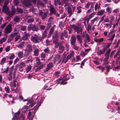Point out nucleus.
Masks as SVG:
<instances>
[{"label":"nucleus","mask_w":120,"mask_h":120,"mask_svg":"<svg viewBox=\"0 0 120 120\" xmlns=\"http://www.w3.org/2000/svg\"><path fill=\"white\" fill-rule=\"evenodd\" d=\"M9 8L7 6L4 5L2 11L8 15L9 18H11L15 15L16 12V11L13 8H12L10 12L9 11Z\"/></svg>","instance_id":"obj_1"},{"label":"nucleus","mask_w":120,"mask_h":120,"mask_svg":"<svg viewBox=\"0 0 120 120\" xmlns=\"http://www.w3.org/2000/svg\"><path fill=\"white\" fill-rule=\"evenodd\" d=\"M31 2L30 0H24L22 2V4L24 6L26 7H29L32 5L31 2L34 4H35L36 3V0H31Z\"/></svg>","instance_id":"obj_2"},{"label":"nucleus","mask_w":120,"mask_h":120,"mask_svg":"<svg viewBox=\"0 0 120 120\" xmlns=\"http://www.w3.org/2000/svg\"><path fill=\"white\" fill-rule=\"evenodd\" d=\"M30 39L31 41L34 43H38L40 41V37L36 34L33 36H32Z\"/></svg>","instance_id":"obj_3"},{"label":"nucleus","mask_w":120,"mask_h":120,"mask_svg":"<svg viewBox=\"0 0 120 120\" xmlns=\"http://www.w3.org/2000/svg\"><path fill=\"white\" fill-rule=\"evenodd\" d=\"M38 13L39 16L42 20H45L47 17L48 14L47 12H43L42 10H39Z\"/></svg>","instance_id":"obj_4"},{"label":"nucleus","mask_w":120,"mask_h":120,"mask_svg":"<svg viewBox=\"0 0 120 120\" xmlns=\"http://www.w3.org/2000/svg\"><path fill=\"white\" fill-rule=\"evenodd\" d=\"M12 24H8L4 29V33L7 34L11 32L12 30Z\"/></svg>","instance_id":"obj_5"},{"label":"nucleus","mask_w":120,"mask_h":120,"mask_svg":"<svg viewBox=\"0 0 120 120\" xmlns=\"http://www.w3.org/2000/svg\"><path fill=\"white\" fill-rule=\"evenodd\" d=\"M72 27L75 31L77 32V33H79L80 32L82 33V31L81 28L79 26L73 25H72Z\"/></svg>","instance_id":"obj_6"},{"label":"nucleus","mask_w":120,"mask_h":120,"mask_svg":"<svg viewBox=\"0 0 120 120\" xmlns=\"http://www.w3.org/2000/svg\"><path fill=\"white\" fill-rule=\"evenodd\" d=\"M115 34L114 32H111L108 35V37L109 38L108 40H110L112 42L115 36Z\"/></svg>","instance_id":"obj_7"},{"label":"nucleus","mask_w":120,"mask_h":120,"mask_svg":"<svg viewBox=\"0 0 120 120\" xmlns=\"http://www.w3.org/2000/svg\"><path fill=\"white\" fill-rule=\"evenodd\" d=\"M111 51V49H109L106 52V53L105 54V58L104 60V61H107L108 60L109 58V54Z\"/></svg>","instance_id":"obj_8"},{"label":"nucleus","mask_w":120,"mask_h":120,"mask_svg":"<svg viewBox=\"0 0 120 120\" xmlns=\"http://www.w3.org/2000/svg\"><path fill=\"white\" fill-rule=\"evenodd\" d=\"M34 113H29L27 116V119L29 120H32L34 116ZM21 117L22 118L23 120H24V116H23V117H21Z\"/></svg>","instance_id":"obj_9"},{"label":"nucleus","mask_w":120,"mask_h":120,"mask_svg":"<svg viewBox=\"0 0 120 120\" xmlns=\"http://www.w3.org/2000/svg\"><path fill=\"white\" fill-rule=\"evenodd\" d=\"M76 38L75 35H73L71 37L70 44L71 45H74L75 44Z\"/></svg>","instance_id":"obj_10"},{"label":"nucleus","mask_w":120,"mask_h":120,"mask_svg":"<svg viewBox=\"0 0 120 120\" xmlns=\"http://www.w3.org/2000/svg\"><path fill=\"white\" fill-rule=\"evenodd\" d=\"M59 36L58 33L56 31H55V33L52 36L53 41L58 40Z\"/></svg>","instance_id":"obj_11"},{"label":"nucleus","mask_w":120,"mask_h":120,"mask_svg":"<svg viewBox=\"0 0 120 120\" xmlns=\"http://www.w3.org/2000/svg\"><path fill=\"white\" fill-rule=\"evenodd\" d=\"M50 15H51L52 13H53L54 14H56V11L53 7L52 5H50Z\"/></svg>","instance_id":"obj_12"},{"label":"nucleus","mask_w":120,"mask_h":120,"mask_svg":"<svg viewBox=\"0 0 120 120\" xmlns=\"http://www.w3.org/2000/svg\"><path fill=\"white\" fill-rule=\"evenodd\" d=\"M61 56L59 55H58L57 56V57L56 58L54 61V63L55 64L57 62V64H59L61 61Z\"/></svg>","instance_id":"obj_13"},{"label":"nucleus","mask_w":120,"mask_h":120,"mask_svg":"<svg viewBox=\"0 0 120 120\" xmlns=\"http://www.w3.org/2000/svg\"><path fill=\"white\" fill-rule=\"evenodd\" d=\"M53 67V64L51 62H50L48 64L45 68L46 71H47L49 70L51 68Z\"/></svg>","instance_id":"obj_14"},{"label":"nucleus","mask_w":120,"mask_h":120,"mask_svg":"<svg viewBox=\"0 0 120 120\" xmlns=\"http://www.w3.org/2000/svg\"><path fill=\"white\" fill-rule=\"evenodd\" d=\"M30 36V34L29 33H25V32L24 35L23 37L21 39L24 40H26Z\"/></svg>","instance_id":"obj_15"},{"label":"nucleus","mask_w":120,"mask_h":120,"mask_svg":"<svg viewBox=\"0 0 120 120\" xmlns=\"http://www.w3.org/2000/svg\"><path fill=\"white\" fill-rule=\"evenodd\" d=\"M106 50V48H104L102 50H98L97 51V54L100 55L101 54L104 53Z\"/></svg>","instance_id":"obj_16"},{"label":"nucleus","mask_w":120,"mask_h":120,"mask_svg":"<svg viewBox=\"0 0 120 120\" xmlns=\"http://www.w3.org/2000/svg\"><path fill=\"white\" fill-rule=\"evenodd\" d=\"M20 113H15L12 120H19Z\"/></svg>","instance_id":"obj_17"},{"label":"nucleus","mask_w":120,"mask_h":120,"mask_svg":"<svg viewBox=\"0 0 120 120\" xmlns=\"http://www.w3.org/2000/svg\"><path fill=\"white\" fill-rule=\"evenodd\" d=\"M35 58L36 60L35 61L37 64L36 67H37L40 65H41L42 64H41V60L38 57H35Z\"/></svg>","instance_id":"obj_18"},{"label":"nucleus","mask_w":120,"mask_h":120,"mask_svg":"<svg viewBox=\"0 0 120 120\" xmlns=\"http://www.w3.org/2000/svg\"><path fill=\"white\" fill-rule=\"evenodd\" d=\"M20 19V18L19 17L16 16L14 18L12 22L13 21L14 23H16L19 22Z\"/></svg>","instance_id":"obj_19"},{"label":"nucleus","mask_w":120,"mask_h":120,"mask_svg":"<svg viewBox=\"0 0 120 120\" xmlns=\"http://www.w3.org/2000/svg\"><path fill=\"white\" fill-rule=\"evenodd\" d=\"M77 39L78 41L79 42L80 44L81 45L82 43V39L81 36L79 35H77L76 36Z\"/></svg>","instance_id":"obj_20"},{"label":"nucleus","mask_w":120,"mask_h":120,"mask_svg":"<svg viewBox=\"0 0 120 120\" xmlns=\"http://www.w3.org/2000/svg\"><path fill=\"white\" fill-rule=\"evenodd\" d=\"M71 5L69 3H66L64 5V7L66 10L67 11L69 9H71Z\"/></svg>","instance_id":"obj_21"},{"label":"nucleus","mask_w":120,"mask_h":120,"mask_svg":"<svg viewBox=\"0 0 120 120\" xmlns=\"http://www.w3.org/2000/svg\"><path fill=\"white\" fill-rule=\"evenodd\" d=\"M47 33L45 31L42 34V35L41 37H40V41H42V40L47 36Z\"/></svg>","instance_id":"obj_22"},{"label":"nucleus","mask_w":120,"mask_h":120,"mask_svg":"<svg viewBox=\"0 0 120 120\" xmlns=\"http://www.w3.org/2000/svg\"><path fill=\"white\" fill-rule=\"evenodd\" d=\"M32 50L31 45L29 44H27L26 45V50L31 52L32 51Z\"/></svg>","instance_id":"obj_23"},{"label":"nucleus","mask_w":120,"mask_h":120,"mask_svg":"<svg viewBox=\"0 0 120 120\" xmlns=\"http://www.w3.org/2000/svg\"><path fill=\"white\" fill-rule=\"evenodd\" d=\"M12 72H9V74L7 75V79L9 81H11L12 80Z\"/></svg>","instance_id":"obj_24"},{"label":"nucleus","mask_w":120,"mask_h":120,"mask_svg":"<svg viewBox=\"0 0 120 120\" xmlns=\"http://www.w3.org/2000/svg\"><path fill=\"white\" fill-rule=\"evenodd\" d=\"M45 64H42L39 67H38L36 68L35 70V71L36 72L38 70H39L42 69L43 68V67L45 66Z\"/></svg>","instance_id":"obj_25"},{"label":"nucleus","mask_w":120,"mask_h":120,"mask_svg":"<svg viewBox=\"0 0 120 120\" xmlns=\"http://www.w3.org/2000/svg\"><path fill=\"white\" fill-rule=\"evenodd\" d=\"M75 54V53L74 51H72L67 56L68 59H70L71 57H73Z\"/></svg>","instance_id":"obj_26"},{"label":"nucleus","mask_w":120,"mask_h":120,"mask_svg":"<svg viewBox=\"0 0 120 120\" xmlns=\"http://www.w3.org/2000/svg\"><path fill=\"white\" fill-rule=\"evenodd\" d=\"M82 7L81 6H79L77 7V13H80L82 12Z\"/></svg>","instance_id":"obj_27"},{"label":"nucleus","mask_w":120,"mask_h":120,"mask_svg":"<svg viewBox=\"0 0 120 120\" xmlns=\"http://www.w3.org/2000/svg\"><path fill=\"white\" fill-rule=\"evenodd\" d=\"M38 29V27L37 25H33L32 26V30L33 31H37Z\"/></svg>","instance_id":"obj_28"},{"label":"nucleus","mask_w":120,"mask_h":120,"mask_svg":"<svg viewBox=\"0 0 120 120\" xmlns=\"http://www.w3.org/2000/svg\"><path fill=\"white\" fill-rule=\"evenodd\" d=\"M30 104L29 105V107H32L34 105L36 104V102H32L30 101L27 103V104L28 105Z\"/></svg>","instance_id":"obj_29"},{"label":"nucleus","mask_w":120,"mask_h":120,"mask_svg":"<svg viewBox=\"0 0 120 120\" xmlns=\"http://www.w3.org/2000/svg\"><path fill=\"white\" fill-rule=\"evenodd\" d=\"M64 47L63 45H60L59 48V49L60 50L59 52L60 53H61L63 52L64 50Z\"/></svg>","instance_id":"obj_30"},{"label":"nucleus","mask_w":120,"mask_h":120,"mask_svg":"<svg viewBox=\"0 0 120 120\" xmlns=\"http://www.w3.org/2000/svg\"><path fill=\"white\" fill-rule=\"evenodd\" d=\"M39 52V49H36L34 51V55L35 56H38Z\"/></svg>","instance_id":"obj_31"},{"label":"nucleus","mask_w":120,"mask_h":120,"mask_svg":"<svg viewBox=\"0 0 120 120\" xmlns=\"http://www.w3.org/2000/svg\"><path fill=\"white\" fill-rule=\"evenodd\" d=\"M25 63L23 62H22L20 64L19 68H22L24 67H25Z\"/></svg>","instance_id":"obj_32"},{"label":"nucleus","mask_w":120,"mask_h":120,"mask_svg":"<svg viewBox=\"0 0 120 120\" xmlns=\"http://www.w3.org/2000/svg\"><path fill=\"white\" fill-rule=\"evenodd\" d=\"M6 58H3L1 60L0 64L1 65H3L4 63L6 62Z\"/></svg>","instance_id":"obj_33"},{"label":"nucleus","mask_w":120,"mask_h":120,"mask_svg":"<svg viewBox=\"0 0 120 120\" xmlns=\"http://www.w3.org/2000/svg\"><path fill=\"white\" fill-rule=\"evenodd\" d=\"M86 39L84 40V42L86 43H87L90 41V39L89 36L87 34L86 36Z\"/></svg>","instance_id":"obj_34"},{"label":"nucleus","mask_w":120,"mask_h":120,"mask_svg":"<svg viewBox=\"0 0 120 120\" xmlns=\"http://www.w3.org/2000/svg\"><path fill=\"white\" fill-rule=\"evenodd\" d=\"M41 102H40L39 103H38L37 104V105L35 106L34 108V109L35 110L34 111V112H36V111L37 110L38 108V107H39L41 105Z\"/></svg>","instance_id":"obj_35"},{"label":"nucleus","mask_w":120,"mask_h":120,"mask_svg":"<svg viewBox=\"0 0 120 120\" xmlns=\"http://www.w3.org/2000/svg\"><path fill=\"white\" fill-rule=\"evenodd\" d=\"M68 14L69 15L68 17H70L73 14V12L72 11L71 8L67 11Z\"/></svg>","instance_id":"obj_36"},{"label":"nucleus","mask_w":120,"mask_h":120,"mask_svg":"<svg viewBox=\"0 0 120 120\" xmlns=\"http://www.w3.org/2000/svg\"><path fill=\"white\" fill-rule=\"evenodd\" d=\"M105 10H101L98 12L97 14L98 15H102L105 12Z\"/></svg>","instance_id":"obj_37"},{"label":"nucleus","mask_w":120,"mask_h":120,"mask_svg":"<svg viewBox=\"0 0 120 120\" xmlns=\"http://www.w3.org/2000/svg\"><path fill=\"white\" fill-rule=\"evenodd\" d=\"M16 11L18 13L20 14H22L23 12V10L22 9L18 7L17 8H16Z\"/></svg>","instance_id":"obj_38"},{"label":"nucleus","mask_w":120,"mask_h":120,"mask_svg":"<svg viewBox=\"0 0 120 120\" xmlns=\"http://www.w3.org/2000/svg\"><path fill=\"white\" fill-rule=\"evenodd\" d=\"M27 110V108H26L25 107H23L22 109H19V110L17 112H26Z\"/></svg>","instance_id":"obj_39"},{"label":"nucleus","mask_w":120,"mask_h":120,"mask_svg":"<svg viewBox=\"0 0 120 120\" xmlns=\"http://www.w3.org/2000/svg\"><path fill=\"white\" fill-rule=\"evenodd\" d=\"M18 56L20 59L22 58L23 57V53L22 52H20L18 53Z\"/></svg>","instance_id":"obj_40"},{"label":"nucleus","mask_w":120,"mask_h":120,"mask_svg":"<svg viewBox=\"0 0 120 120\" xmlns=\"http://www.w3.org/2000/svg\"><path fill=\"white\" fill-rule=\"evenodd\" d=\"M31 52L26 50L24 54V56L25 57H27V56L29 55L30 54V53Z\"/></svg>","instance_id":"obj_41"},{"label":"nucleus","mask_w":120,"mask_h":120,"mask_svg":"<svg viewBox=\"0 0 120 120\" xmlns=\"http://www.w3.org/2000/svg\"><path fill=\"white\" fill-rule=\"evenodd\" d=\"M53 41V42L54 43L55 45V47L56 48L58 47L59 44V42L57 41Z\"/></svg>","instance_id":"obj_42"},{"label":"nucleus","mask_w":120,"mask_h":120,"mask_svg":"<svg viewBox=\"0 0 120 120\" xmlns=\"http://www.w3.org/2000/svg\"><path fill=\"white\" fill-rule=\"evenodd\" d=\"M24 43V42H22L20 44L17 45L16 46V47L18 48L21 49L23 46Z\"/></svg>","instance_id":"obj_43"},{"label":"nucleus","mask_w":120,"mask_h":120,"mask_svg":"<svg viewBox=\"0 0 120 120\" xmlns=\"http://www.w3.org/2000/svg\"><path fill=\"white\" fill-rule=\"evenodd\" d=\"M18 33L15 32L12 33L10 37L12 39L13 38L15 37L18 35Z\"/></svg>","instance_id":"obj_44"},{"label":"nucleus","mask_w":120,"mask_h":120,"mask_svg":"<svg viewBox=\"0 0 120 120\" xmlns=\"http://www.w3.org/2000/svg\"><path fill=\"white\" fill-rule=\"evenodd\" d=\"M43 51L47 54L49 53L50 50L48 48H47L45 49Z\"/></svg>","instance_id":"obj_45"},{"label":"nucleus","mask_w":120,"mask_h":120,"mask_svg":"<svg viewBox=\"0 0 120 120\" xmlns=\"http://www.w3.org/2000/svg\"><path fill=\"white\" fill-rule=\"evenodd\" d=\"M15 57V55L13 53L10 56L8 57V58H9L10 60H13L14 59Z\"/></svg>","instance_id":"obj_46"},{"label":"nucleus","mask_w":120,"mask_h":120,"mask_svg":"<svg viewBox=\"0 0 120 120\" xmlns=\"http://www.w3.org/2000/svg\"><path fill=\"white\" fill-rule=\"evenodd\" d=\"M20 29L21 30L23 31H25L26 30V27L25 26H23L21 25L20 26Z\"/></svg>","instance_id":"obj_47"},{"label":"nucleus","mask_w":120,"mask_h":120,"mask_svg":"<svg viewBox=\"0 0 120 120\" xmlns=\"http://www.w3.org/2000/svg\"><path fill=\"white\" fill-rule=\"evenodd\" d=\"M31 66L30 65H28L27 66L26 68V73H28L30 71L31 69Z\"/></svg>","instance_id":"obj_48"},{"label":"nucleus","mask_w":120,"mask_h":120,"mask_svg":"<svg viewBox=\"0 0 120 120\" xmlns=\"http://www.w3.org/2000/svg\"><path fill=\"white\" fill-rule=\"evenodd\" d=\"M7 39V38H3L0 41V43L2 44L3 42H5Z\"/></svg>","instance_id":"obj_49"},{"label":"nucleus","mask_w":120,"mask_h":120,"mask_svg":"<svg viewBox=\"0 0 120 120\" xmlns=\"http://www.w3.org/2000/svg\"><path fill=\"white\" fill-rule=\"evenodd\" d=\"M100 4L99 5L98 3H96L95 6V10L96 11L97 9L99 8Z\"/></svg>","instance_id":"obj_50"},{"label":"nucleus","mask_w":120,"mask_h":120,"mask_svg":"<svg viewBox=\"0 0 120 120\" xmlns=\"http://www.w3.org/2000/svg\"><path fill=\"white\" fill-rule=\"evenodd\" d=\"M92 4V2H89L87 3L85 6V7L86 8H88L90 5Z\"/></svg>","instance_id":"obj_51"},{"label":"nucleus","mask_w":120,"mask_h":120,"mask_svg":"<svg viewBox=\"0 0 120 120\" xmlns=\"http://www.w3.org/2000/svg\"><path fill=\"white\" fill-rule=\"evenodd\" d=\"M5 90L7 93H9L10 92V88L8 86L5 87Z\"/></svg>","instance_id":"obj_52"},{"label":"nucleus","mask_w":120,"mask_h":120,"mask_svg":"<svg viewBox=\"0 0 120 120\" xmlns=\"http://www.w3.org/2000/svg\"><path fill=\"white\" fill-rule=\"evenodd\" d=\"M54 31V29L53 27H52L50 29L49 33V34L50 35H51Z\"/></svg>","instance_id":"obj_53"},{"label":"nucleus","mask_w":120,"mask_h":120,"mask_svg":"<svg viewBox=\"0 0 120 120\" xmlns=\"http://www.w3.org/2000/svg\"><path fill=\"white\" fill-rule=\"evenodd\" d=\"M63 33V35L64 36L65 38H67L68 37V32L65 31H64L63 32H62Z\"/></svg>","instance_id":"obj_54"},{"label":"nucleus","mask_w":120,"mask_h":120,"mask_svg":"<svg viewBox=\"0 0 120 120\" xmlns=\"http://www.w3.org/2000/svg\"><path fill=\"white\" fill-rule=\"evenodd\" d=\"M17 68H18L17 66H16L15 67V68H14V72H13V76L14 78V77L15 76L16 73L17 71Z\"/></svg>","instance_id":"obj_55"},{"label":"nucleus","mask_w":120,"mask_h":120,"mask_svg":"<svg viewBox=\"0 0 120 120\" xmlns=\"http://www.w3.org/2000/svg\"><path fill=\"white\" fill-rule=\"evenodd\" d=\"M95 14L96 13L95 12L91 14H90L89 15L88 18L90 19L91 18H92V17L94 16Z\"/></svg>","instance_id":"obj_56"},{"label":"nucleus","mask_w":120,"mask_h":120,"mask_svg":"<svg viewBox=\"0 0 120 120\" xmlns=\"http://www.w3.org/2000/svg\"><path fill=\"white\" fill-rule=\"evenodd\" d=\"M114 17L112 15H111L110 16V22L111 24L112 23V22L114 19Z\"/></svg>","instance_id":"obj_57"},{"label":"nucleus","mask_w":120,"mask_h":120,"mask_svg":"<svg viewBox=\"0 0 120 120\" xmlns=\"http://www.w3.org/2000/svg\"><path fill=\"white\" fill-rule=\"evenodd\" d=\"M106 71L107 72H109V71L111 67L109 65L105 66Z\"/></svg>","instance_id":"obj_58"},{"label":"nucleus","mask_w":120,"mask_h":120,"mask_svg":"<svg viewBox=\"0 0 120 120\" xmlns=\"http://www.w3.org/2000/svg\"><path fill=\"white\" fill-rule=\"evenodd\" d=\"M40 55L41 58H45L46 57V54L45 53L42 52L40 54Z\"/></svg>","instance_id":"obj_59"},{"label":"nucleus","mask_w":120,"mask_h":120,"mask_svg":"<svg viewBox=\"0 0 120 120\" xmlns=\"http://www.w3.org/2000/svg\"><path fill=\"white\" fill-rule=\"evenodd\" d=\"M9 69V67H7L6 69L4 71H3L2 73H7Z\"/></svg>","instance_id":"obj_60"},{"label":"nucleus","mask_w":120,"mask_h":120,"mask_svg":"<svg viewBox=\"0 0 120 120\" xmlns=\"http://www.w3.org/2000/svg\"><path fill=\"white\" fill-rule=\"evenodd\" d=\"M14 5L15 6L18 5L19 3V2L18 1V0H14Z\"/></svg>","instance_id":"obj_61"},{"label":"nucleus","mask_w":120,"mask_h":120,"mask_svg":"<svg viewBox=\"0 0 120 120\" xmlns=\"http://www.w3.org/2000/svg\"><path fill=\"white\" fill-rule=\"evenodd\" d=\"M64 36L63 35V34L62 33H61V34L60 35V39L61 40H64Z\"/></svg>","instance_id":"obj_62"},{"label":"nucleus","mask_w":120,"mask_h":120,"mask_svg":"<svg viewBox=\"0 0 120 120\" xmlns=\"http://www.w3.org/2000/svg\"><path fill=\"white\" fill-rule=\"evenodd\" d=\"M34 21V19L33 18H31L29 19L27 21L28 23H30L33 22Z\"/></svg>","instance_id":"obj_63"},{"label":"nucleus","mask_w":120,"mask_h":120,"mask_svg":"<svg viewBox=\"0 0 120 120\" xmlns=\"http://www.w3.org/2000/svg\"><path fill=\"white\" fill-rule=\"evenodd\" d=\"M87 53L83 51H81L80 52V54L82 57H84Z\"/></svg>","instance_id":"obj_64"}]
</instances>
